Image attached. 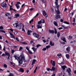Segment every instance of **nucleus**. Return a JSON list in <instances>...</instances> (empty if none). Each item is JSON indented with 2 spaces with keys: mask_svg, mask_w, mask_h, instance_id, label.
I'll return each mask as SVG.
<instances>
[{
  "mask_svg": "<svg viewBox=\"0 0 76 76\" xmlns=\"http://www.w3.org/2000/svg\"><path fill=\"white\" fill-rule=\"evenodd\" d=\"M14 57L15 58L16 60H17L18 61V63L19 64H22L23 61L25 62L26 61L25 59V57L23 55V53H22L21 55L19 56L18 55H16L14 56Z\"/></svg>",
  "mask_w": 76,
  "mask_h": 76,
  "instance_id": "f257e3e1",
  "label": "nucleus"
},
{
  "mask_svg": "<svg viewBox=\"0 0 76 76\" xmlns=\"http://www.w3.org/2000/svg\"><path fill=\"white\" fill-rule=\"evenodd\" d=\"M56 1L55 2V4L56 6V7H57V10L55 9V11L56 12L57 14L59 15L60 14V10H58V8L60 7V5H58V1L56 2Z\"/></svg>",
  "mask_w": 76,
  "mask_h": 76,
  "instance_id": "f03ea898",
  "label": "nucleus"
},
{
  "mask_svg": "<svg viewBox=\"0 0 76 76\" xmlns=\"http://www.w3.org/2000/svg\"><path fill=\"white\" fill-rule=\"evenodd\" d=\"M1 6L3 7L4 9H6L7 7V4H6V1H4L3 2L1 3Z\"/></svg>",
  "mask_w": 76,
  "mask_h": 76,
  "instance_id": "7ed1b4c3",
  "label": "nucleus"
},
{
  "mask_svg": "<svg viewBox=\"0 0 76 76\" xmlns=\"http://www.w3.org/2000/svg\"><path fill=\"white\" fill-rule=\"evenodd\" d=\"M45 23L44 20L43 19H42L41 20L38 22V25H41V26H42V25L41 23Z\"/></svg>",
  "mask_w": 76,
  "mask_h": 76,
  "instance_id": "20e7f679",
  "label": "nucleus"
},
{
  "mask_svg": "<svg viewBox=\"0 0 76 76\" xmlns=\"http://www.w3.org/2000/svg\"><path fill=\"white\" fill-rule=\"evenodd\" d=\"M19 4H21V3H20V2H18L17 3V4L15 5L17 9H19V8H20V6H19Z\"/></svg>",
  "mask_w": 76,
  "mask_h": 76,
  "instance_id": "39448f33",
  "label": "nucleus"
},
{
  "mask_svg": "<svg viewBox=\"0 0 76 76\" xmlns=\"http://www.w3.org/2000/svg\"><path fill=\"white\" fill-rule=\"evenodd\" d=\"M23 28H24V26L23 25V24H21L20 25V27L19 28V29H20L22 28V31H24V32H25V31Z\"/></svg>",
  "mask_w": 76,
  "mask_h": 76,
  "instance_id": "423d86ee",
  "label": "nucleus"
},
{
  "mask_svg": "<svg viewBox=\"0 0 76 76\" xmlns=\"http://www.w3.org/2000/svg\"><path fill=\"white\" fill-rule=\"evenodd\" d=\"M9 34L10 35H11V38H13L14 39H15V36L13 35V33H12V32H10Z\"/></svg>",
  "mask_w": 76,
  "mask_h": 76,
  "instance_id": "0eeeda50",
  "label": "nucleus"
},
{
  "mask_svg": "<svg viewBox=\"0 0 76 76\" xmlns=\"http://www.w3.org/2000/svg\"><path fill=\"white\" fill-rule=\"evenodd\" d=\"M66 70L69 75V76H72V74H71V73H70V72H71V69H70V68H68V69H67Z\"/></svg>",
  "mask_w": 76,
  "mask_h": 76,
  "instance_id": "6e6552de",
  "label": "nucleus"
},
{
  "mask_svg": "<svg viewBox=\"0 0 76 76\" xmlns=\"http://www.w3.org/2000/svg\"><path fill=\"white\" fill-rule=\"evenodd\" d=\"M33 35L35 37H36V38H39V35L37 34V33H33Z\"/></svg>",
  "mask_w": 76,
  "mask_h": 76,
  "instance_id": "1a4fd4ad",
  "label": "nucleus"
},
{
  "mask_svg": "<svg viewBox=\"0 0 76 76\" xmlns=\"http://www.w3.org/2000/svg\"><path fill=\"white\" fill-rule=\"evenodd\" d=\"M21 24H19V26H18V23H16L15 24H14L13 25L15 27H18V29L20 27V25Z\"/></svg>",
  "mask_w": 76,
  "mask_h": 76,
  "instance_id": "9d476101",
  "label": "nucleus"
},
{
  "mask_svg": "<svg viewBox=\"0 0 76 76\" xmlns=\"http://www.w3.org/2000/svg\"><path fill=\"white\" fill-rule=\"evenodd\" d=\"M51 63L52 64V66H55L56 65V62H55V61L51 60Z\"/></svg>",
  "mask_w": 76,
  "mask_h": 76,
  "instance_id": "9b49d317",
  "label": "nucleus"
},
{
  "mask_svg": "<svg viewBox=\"0 0 76 76\" xmlns=\"http://www.w3.org/2000/svg\"><path fill=\"white\" fill-rule=\"evenodd\" d=\"M55 18L57 19H60V18H61V16L59 15H56Z\"/></svg>",
  "mask_w": 76,
  "mask_h": 76,
  "instance_id": "f8f14e48",
  "label": "nucleus"
},
{
  "mask_svg": "<svg viewBox=\"0 0 76 76\" xmlns=\"http://www.w3.org/2000/svg\"><path fill=\"white\" fill-rule=\"evenodd\" d=\"M48 32L50 34H54V31L53 30H51L49 29L48 30Z\"/></svg>",
  "mask_w": 76,
  "mask_h": 76,
  "instance_id": "ddd939ff",
  "label": "nucleus"
},
{
  "mask_svg": "<svg viewBox=\"0 0 76 76\" xmlns=\"http://www.w3.org/2000/svg\"><path fill=\"white\" fill-rule=\"evenodd\" d=\"M70 48L69 47H68L66 48V50L67 51V53H69L70 52Z\"/></svg>",
  "mask_w": 76,
  "mask_h": 76,
  "instance_id": "4468645a",
  "label": "nucleus"
},
{
  "mask_svg": "<svg viewBox=\"0 0 76 76\" xmlns=\"http://www.w3.org/2000/svg\"><path fill=\"white\" fill-rule=\"evenodd\" d=\"M37 61L36 60V59H33L31 65H32V66L34 65V64L35 63V62H37Z\"/></svg>",
  "mask_w": 76,
  "mask_h": 76,
  "instance_id": "2eb2a0df",
  "label": "nucleus"
},
{
  "mask_svg": "<svg viewBox=\"0 0 76 76\" xmlns=\"http://www.w3.org/2000/svg\"><path fill=\"white\" fill-rule=\"evenodd\" d=\"M31 32H32V31L31 30H28L27 32V35H31Z\"/></svg>",
  "mask_w": 76,
  "mask_h": 76,
  "instance_id": "dca6fc26",
  "label": "nucleus"
},
{
  "mask_svg": "<svg viewBox=\"0 0 76 76\" xmlns=\"http://www.w3.org/2000/svg\"><path fill=\"white\" fill-rule=\"evenodd\" d=\"M61 67L63 70L64 71L66 69H67V66H61Z\"/></svg>",
  "mask_w": 76,
  "mask_h": 76,
  "instance_id": "f3484780",
  "label": "nucleus"
},
{
  "mask_svg": "<svg viewBox=\"0 0 76 76\" xmlns=\"http://www.w3.org/2000/svg\"><path fill=\"white\" fill-rule=\"evenodd\" d=\"M42 14L44 16H47V13L45 12V11H43Z\"/></svg>",
  "mask_w": 76,
  "mask_h": 76,
  "instance_id": "a211bd4d",
  "label": "nucleus"
},
{
  "mask_svg": "<svg viewBox=\"0 0 76 76\" xmlns=\"http://www.w3.org/2000/svg\"><path fill=\"white\" fill-rule=\"evenodd\" d=\"M50 45H51V46H54V45L55 44L54 43V42H52L50 41Z\"/></svg>",
  "mask_w": 76,
  "mask_h": 76,
  "instance_id": "6ab92c4d",
  "label": "nucleus"
},
{
  "mask_svg": "<svg viewBox=\"0 0 76 76\" xmlns=\"http://www.w3.org/2000/svg\"><path fill=\"white\" fill-rule=\"evenodd\" d=\"M19 72H24V70L21 68L19 69Z\"/></svg>",
  "mask_w": 76,
  "mask_h": 76,
  "instance_id": "aec40b11",
  "label": "nucleus"
},
{
  "mask_svg": "<svg viewBox=\"0 0 76 76\" xmlns=\"http://www.w3.org/2000/svg\"><path fill=\"white\" fill-rule=\"evenodd\" d=\"M61 39L62 41H63L64 42H66V39L64 37H61Z\"/></svg>",
  "mask_w": 76,
  "mask_h": 76,
  "instance_id": "412c9836",
  "label": "nucleus"
},
{
  "mask_svg": "<svg viewBox=\"0 0 76 76\" xmlns=\"http://www.w3.org/2000/svg\"><path fill=\"white\" fill-rule=\"evenodd\" d=\"M41 25H38L37 26V28L38 29H39V28H42V26H41Z\"/></svg>",
  "mask_w": 76,
  "mask_h": 76,
  "instance_id": "4be33fe9",
  "label": "nucleus"
},
{
  "mask_svg": "<svg viewBox=\"0 0 76 76\" xmlns=\"http://www.w3.org/2000/svg\"><path fill=\"white\" fill-rule=\"evenodd\" d=\"M62 27H63V28H64V29H67V28H68V26L66 27L64 25H61Z\"/></svg>",
  "mask_w": 76,
  "mask_h": 76,
  "instance_id": "5701e85b",
  "label": "nucleus"
},
{
  "mask_svg": "<svg viewBox=\"0 0 76 76\" xmlns=\"http://www.w3.org/2000/svg\"><path fill=\"white\" fill-rule=\"evenodd\" d=\"M53 23L55 26H58V24H57V22L56 21H54L53 22Z\"/></svg>",
  "mask_w": 76,
  "mask_h": 76,
  "instance_id": "b1692460",
  "label": "nucleus"
},
{
  "mask_svg": "<svg viewBox=\"0 0 76 76\" xmlns=\"http://www.w3.org/2000/svg\"><path fill=\"white\" fill-rule=\"evenodd\" d=\"M32 49L33 50L34 52H36L37 50V49L34 48V46H33V47L32 48Z\"/></svg>",
  "mask_w": 76,
  "mask_h": 76,
  "instance_id": "393cba45",
  "label": "nucleus"
},
{
  "mask_svg": "<svg viewBox=\"0 0 76 76\" xmlns=\"http://www.w3.org/2000/svg\"><path fill=\"white\" fill-rule=\"evenodd\" d=\"M66 56L67 59H69V57H70V56H69V54H66Z\"/></svg>",
  "mask_w": 76,
  "mask_h": 76,
  "instance_id": "a878e982",
  "label": "nucleus"
},
{
  "mask_svg": "<svg viewBox=\"0 0 76 76\" xmlns=\"http://www.w3.org/2000/svg\"><path fill=\"white\" fill-rule=\"evenodd\" d=\"M5 16H10V13L7 12L5 14Z\"/></svg>",
  "mask_w": 76,
  "mask_h": 76,
  "instance_id": "bb28decb",
  "label": "nucleus"
},
{
  "mask_svg": "<svg viewBox=\"0 0 76 76\" xmlns=\"http://www.w3.org/2000/svg\"><path fill=\"white\" fill-rule=\"evenodd\" d=\"M15 16L16 18H18V17H19V14L18 13H16L15 14Z\"/></svg>",
  "mask_w": 76,
  "mask_h": 76,
  "instance_id": "cd10ccee",
  "label": "nucleus"
},
{
  "mask_svg": "<svg viewBox=\"0 0 76 76\" xmlns=\"http://www.w3.org/2000/svg\"><path fill=\"white\" fill-rule=\"evenodd\" d=\"M5 54L6 56H10V54H9V53H8L7 52H5Z\"/></svg>",
  "mask_w": 76,
  "mask_h": 76,
  "instance_id": "c85d7f7f",
  "label": "nucleus"
},
{
  "mask_svg": "<svg viewBox=\"0 0 76 76\" xmlns=\"http://www.w3.org/2000/svg\"><path fill=\"white\" fill-rule=\"evenodd\" d=\"M54 30H55V34H57V29H56V28H55Z\"/></svg>",
  "mask_w": 76,
  "mask_h": 76,
  "instance_id": "c756f323",
  "label": "nucleus"
},
{
  "mask_svg": "<svg viewBox=\"0 0 76 76\" xmlns=\"http://www.w3.org/2000/svg\"><path fill=\"white\" fill-rule=\"evenodd\" d=\"M0 32H3V33H4L5 34L6 33V31H4L3 30H0Z\"/></svg>",
  "mask_w": 76,
  "mask_h": 76,
  "instance_id": "7c9ffc66",
  "label": "nucleus"
},
{
  "mask_svg": "<svg viewBox=\"0 0 76 76\" xmlns=\"http://www.w3.org/2000/svg\"><path fill=\"white\" fill-rule=\"evenodd\" d=\"M52 71H55V70L56 69V68L54 67V66H52Z\"/></svg>",
  "mask_w": 76,
  "mask_h": 76,
  "instance_id": "2f4dec72",
  "label": "nucleus"
},
{
  "mask_svg": "<svg viewBox=\"0 0 76 76\" xmlns=\"http://www.w3.org/2000/svg\"><path fill=\"white\" fill-rule=\"evenodd\" d=\"M58 64H59V65H60V66H61V65H63V64H64V62H62L61 63H58Z\"/></svg>",
  "mask_w": 76,
  "mask_h": 76,
  "instance_id": "473e14b6",
  "label": "nucleus"
},
{
  "mask_svg": "<svg viewBox=\"0 0 76 76\" xmlns=\"http://www.w3.org/2000/svg\"><path fill=\"white\" fill-rule=\"evenodd\" d=\"M46 48L47 49H48V48H49L51 47V46L50 45H48L46 46Z\"/></svg>",
  "mask_w": 76,
  "mask_h": 76,
  "instance_id": "72a5a7b5",
  "label": "nucleus"
},
{
  "mask_svg": "<svg viewBox=\"0 0 76 76\" xmlns=\"http://www.w3.org/2000/svg\"><path fill=\"white\" fill-rule=\"evenodd\" d=\"M9 76H14V75L11 73H10Z\"/></svg>",
  "mask_w": 76,
  "mask_h": 76,
  "instance_id": "f704fd0d",
  "label": "nucleus"
},
{
  "mask_svg": "<svg viewBox=\"0 0 76 76\" xmlns=\"http://www.w3.org/2000/svg\"><path fill=\"white\" fill-rule=\"evenodd\" d=\"M21 44H24L25 45H26L28 43H26L25 42H21Z\"/></svg>",
  "mask_w": 76,
  "mask_h": 76,
  "instance_id": "c9c22d12",
  "label": "nucleus"
},
{
  "mask_svg": "<svg viewBox=\"0 0 76 76\" xmlns=\"http://www.w3.org/2000/svg\"><path fill=\"white\" fill-rule=\"evenodd\" d=\"M60 32H58L57 34V36L58 37H60Z\"/></svg>",
  "mask_w": 76,
  "mask_h": 76,
  "instance_id": "e433bc0d",
  "label": "nucleus"
},
{
  "mask_svg": "<svg viewBox=\"0 0 76 76\" xmlns=\"http://www.w3.org/2000/svg\"><path fill=\"white\" fill-rule=\"evenodd\" d=\"M37 67H36V68H35V69L34 70V73H36V72L37 71Z\"/></svg>",
  "mask_w": 76,
  "mask_h": 76,
  "instance_id": "4c0bfd02",
  "label": "nucleus"
},
{
  "mask_svg": "<svg viewBox=\"0 0 76 76\" xmlns=\"http://www.w3.org/2000/svg\"><path fill=\"white\" fill-rule=\"evenodd\" d=\"M51 10L52 13H54V9H53V7L51 8Z\"/></svg>",
  "mask_w": 76,
  "mask_h": 76,
  "instance_id": "58836bf2",
  "label": "nucleus"
},
{
  "mask_svg": "<svg viewBox=\"0 0 76 76\" xmlns=\"http://www.w3.org/2000/svg\"><path fill=\"white\" fill-rule=\"evenodd\" d=\"M4 67L5 68H7V65H6V64H4Z\"/></svg>",
  "mask_w": 76,
  "mask_h": 76,
  "instance_id": "ea45409f",
  "label": "nucleus"
},
{
  "mask_svg": "<svg viewBox=\"0 0 76 76\" xmlns=\"http://www.w3.org/2000/svg\"><path fill=\"white\" fill-rule=\"evenodd\" d=\"M68 39H72V37L70 36L69 37H68Z\"/></svg>",
  "mask_w": 76,
  "mask_h": 76,
  "instance_id": "a19ab883",
  "label": "nucleus"
},
{
  "mask_svg": "<svg viewBox=\"0 0 76 76\" xmlns=\"http://www.w3.org/2000/svg\"><path fill=\"white\" fill-rule=\"evenodd\" d=\"M64 23H65V24H67V25H69V23L66 21L64 22Z\"/></svg>",
  "mask_w": 76,
  "mask_h": 76,
  "instance_id": "79ce46f5",
  "label": "nucleus"
},
{
  "mask_svg": "<svg viewBox=\"0 0 76 76\" xmlns=\"http://www.w3.org/2000/svg\"><path fill=\"white\" fill-rule=\"evenodd\" d=\"M42 1L43 3H45L46 1L45 0H42Z\"/></svg>",
  "mask_w": 76,
  "mask_h": 76,
  "instance_id": "37998d69",
  "label": "nucleus"
},
{
  "mask_svg": "<svg viewBox=\"0 0 76 76\" xmlns=\"http://www.w3.org/2000/svg\"><path fill=\"white\" fill-rule=\"evenodd\" d=\"M15 50H11V53H12V54H13L14 53H15Z\"/></svg>",
  "mask_w": 76,
  "mask_h": 76,
  "instance_id": "c03bdc74",
  "label": "nucleus"
},
{
  "mask_svg": "<svg viewBox=\"0 0 76 76\" xmlns=\"http://www.w3.org/2000/svg\"><path fill=\"white\" fill-rule=\"evenodd\" d=\"M28 51V53H30V54H32V51H31V50H29Z\"/></svg>",
  "mask_w": 76,
  "mask_h": 76,
  "instance_id": "a18cd8bd",
  "label": "nucleus"
},
{
  "mask_svg": "<svg viewBox=\"0 0 76 76\" xmlns=\"http://www.w3.org/2000/svg\"><path fill=\"white\" fill-rule=\"evenodd\" d=\"M26 48L28 51L29 50V48H28V47H26Z\"/></svg>",
  "mask_w": 76,
  "mask_h": 76,
  "instance_id": "49530a36",
  "label": "nucleus"
},
{
  "mask_svg": "<svg viewBox=\"0 0 76 76\" xmlns=\"http://www.w3.org/2000/svg\"><path fill=\"white\" fill-rule=\"evenodd\" d=\"M47 50V48H44L42 49V50L43 51H45Z\"/></svg>",
  "mask_w": 76,
  "mask_h": 76,
  "instance_id": "de8ad7c7",
  "label": "nucleus"
},
{
  "mask_svg": "<svg viewBox=\"0 0 76 76\" xmlns=\"http://www.w3.org/2000/svg\"><path fill=\"white\" fill-rule=\"evenodd\" d=\"M33 19H32L30 21H29V23H31V22H33Z\"/></svg>",
  "mask_w": 76,
  "mask_h": 76,
  "instance_id": "09e8293b",
  "label": "nucleus"
},
{
  "mask_svg": "<svg viewBox=\"0 0 76 76\" xmlns=\"http://www.w3.org/2000/svg\"><path fill=\"white\" fill-rule=\"evenodd\" d=\"M2 57H6V54L4 53L2 54Z\"/></svg>",
  "mask_w": 76,
  "mask_h": 76,
  "instance_id": "8fccbe9b",
  "label": "nucleus"
},
{
  "mask_svg": "<svg viewBox=\"0 0 76 76\" xmlns=\"http://www.w3.org/2000/svg\"><path fill=\"white\" fill-rule=\"evenodd\" d=\"M39 15V13H37L36 15L34 17V18H35V17H37V16H38Z\"/></svg>",
  "mask_w": 76,
  "mask_h": 76,
  "instance_id": "3c124183",
  "label": "nucleus"
},
{
  "mask_svg": "<svg viewBox=\"0 0 76 76\" xmlns=\"http://www.w3.org/2000/svg\"><path fill=\"white\" fill-rule=\"evenodd\" d=\"M62 56V55L61 54H59L57 55V56H58V57H60V56Z\"/></svg>",
  "mask_w": 76,
  "mask_h": 76,
  "instance_id": "603ef678",
  "label": "nucleus"
},
{
  "mask_svg": "<svg viewBox=\"0 0 76 76\" xmlns=\"http://www.w3.org/2000/svg\"><path fill=\"white\" fill-rule=\"evenodd\" d=\"M15 39L16 41H19V39L18 37H16Z\"/></svg>",
  "mask_w": 76,
  "mask_h": 76,
  "instance_id": "864d4df0",
  "label": "nucleus"
},
{
  "mask_svg": "<svg viewBox=\"0 0 76 76\" xmlns=\"http://www.w3.org/2000/svg\"><path fill=\"white\" fill-rule=\"evenodd\" d=\"M39 46H41V45H40L39 44L37 45V48H38Z\"/></svg>",
  "mask_w": 76,
  "mask_h": 76,
  "instance_id": "5fc2aeb1",
  "label": "nucleus"
},
{
  "mask_svg": "<svg viewBox=\"0 0 76 76\" xmlns=\"http://www.w3.org/2000/svg\"><path fill=\"white\" fill-rule=\"evenodd\" d=\"M0 29H3V27L2 26H1L0 27Z\"/></svg>",
  "mask_w": 76,
  "mask_h": 76,
  "instance_id": "6e6d98bb",
  "label": "nucleus"
},
{
  "mask_svg": "<svg viewBox=\"0 0 76 76\" xmlns=\"http://www.w3.org/2000/svg\"><path fill=\"white\" fill-rule=\"evenodd\" d=\"M23 49V48L21 47H20L19 48V50H22Z\"/></svg>",
  "mask_w": 76,
  "mask_h": 76,
  "instance_id": "4d7b16f0",
  "label": "nucleus"
},
{
  "mask_svg": "<svg viewBox=\"0 0 76 76\" xmlns=\"http://www.w3.org/2000/svg\"><path fill=\"white\" fill-rule=\"evenodd\" d=\"M14 33H15V34L16 35V34H18V32H17V31H15Z\"/></svg>",
  "mask_w": 76,
  "mask_h": 76,
  "instance_id": "13d9d810",
  "label": "nucleus"
},
{
  "mask_svg": "<svg viewBox=\"0 0 76 76\" xmlns=\"http://www.w3.org/2000/svg\"><path fill=\"white\" fill-rule=\"evenodd\" d=\"M3 50H4V51H6L5 46H4V48L3 49Z\"/></svg>",
  "mask_w": 76,
  "mask_h": 76,
  "instance_id": "bf43d9fd",
  "label": "nucleus"
},
{
  "mask_svg": "<svg viewBox=\"0 0 76 76\" xmlns=\"http://www.w3.org/2000/svg\"><path fill=\"white\" fill-rule=\"evenodd\" d=\"M60 22H63V20L62 19H61L60 20Z\"/></svg>",
  "mask_w": 76,
  "mask_h": 76,
  "instance_id": "052dcab7",
  "label": "nucleus"
},
{
  "mask_svg": "<svg viewBox=\"0 0 76 76\" xmlns=\"http://www.w3.org/2000/svg\"><path fill=\"white\" fill-rule=\"evenodd\" d=\"M62 29H63V28L62 27H60V28H58V29H59V30Z\"/></svg>",
  "mask_w": 76,
  "mask_h": 76,
  "instance_id": "680f3d73",
  "label": "nucleus"
},
{
  "mask_svg": "<svg viewBox=\"0 0 76 76\" xmlns=\"http://www.w3.org/2000/svg\"><path fill=\"white\" fill-rule=\"evenodd\" d=\"M43 41L44 42V43H45V42H47L46 41H45V40H43Z\"/></svg>",
  "mask_w": 76,
  "mask_h": 76,
  "instance_id": "e2e57ef3",
  "label": "nucleus"
},
{
  "mask_svg": "<svg viewBox=\"0 0 76 76\" xmlns=\"http://www.w3.org/2000/svg\"><path fill=\"white\" fill-rule=\"evenodd\" d=\"M35 0H33L32 2L33 3H35Z\"/></svg>",
  "mask_w": 76,
  "mask_h": 76,
  "instance_id": "0e129e2a",
  "label": "nucleus"
},
{
  "mask_svg": "<svg viewBox=\"0 0 76 76\" xmlns=\"http://www.w3.org/2000/svg\"><path fill=\"white\" fill-rule=\"evenodd\" d=\"M50 68H47V70L48 71H50Z\"/></svg>",
  "mask_w": 76,
  "mask_h": 76,
  "instance_id": "69168bd1",
  "label": "nucleus"
},
{
  "mask_svg": "<svg viewBox=\"0 0 76 76\" xmlns=\"http://www.w3.org/2000/svg\"><path fill=\"white\" fill-rule=\"evenodd\" d=\"M34 43V41L33 40H31L30 41V43Z\"/></svg>",
  "mask_w": 76,
  "mask_h": 76,
  "instance_id": "338daca9",
  "label": "nucleus"
},
{
  "mask_svg": "<svg viewBox=\"0 0 76 76\" xmlns=\"http://www.w3.org/2000/svg\"><path fill=\"white\" fill-rule=\"evenodd\" d=\"M51 76H55V74L54 73L53 74V75Z\"/></svg>",
  "mask_w": 76,
  "mask_h": 76,
  "instance_id": "774afa93",
  "label": "nucleus"
}]
</instances>
